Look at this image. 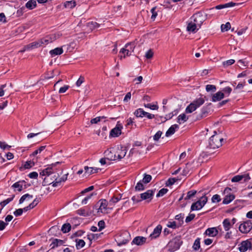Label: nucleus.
I'll list each match as a JSON object with an SVG mask.
<instances>
[{
  "instance_id": "f257e3e1",
  "label": "nucleus",
  "mask_w": 252,
  "mask_h": 252,
  "mask_svg": "<svg viewBox=\"0 0 252 252\" xmlns=\"http://www.w3.org/2000/svg\"><path fill=\"white\" fill-rule=\"evenodd\" d=\"M60 163V162H56L54 163H52L49 167L42 170L39 174L40 176H47V177L44 179V182L47 184H48L49 185L52 184V186L54 187L60 186L61 185L62 183L64 182L65 181H66L67 179V176L68 175V173L63 175L61 177H59V174H57L54 175L53 177V179H52L53 181L52 182L48 181L49 178H50L49 176L52 173L53 167H55V166Z\"/></svg>"
},
{
  "instance_id": "f03ea898",
  "label": "nucleus",
  "mask_w": 252,
  "mask_h": 252,
  "mask_svg": "<svg viewBox=\"0 0 252 252\" xmlns=\"http://www.w3.org/2000/svg\"><path fill=\"white\" fill-rule=\"evenodd\" d=\"M126 147L118 146L105 150L104 155L109 160H120L126 156Z\"/></svg>"
},
{
  "instance_id": "7ed1b4c3",
  "label": "nucleus",
  "mask_w": 252,
  "mask_h": 252,
  "mask_svg": "<svg viewBox=\"0 0 252 252\" xmlns=\"http://www.w3.org/2000/svg\"><path fill=\"white\" fill-rule=\"evenodd\" d=\"M214 133L209 140L208 146L210 149H215L222 145L223 138L220 133H217L216 131H214Z\"/></svg>"
},
{
  "instance_id": "20e7f679",
  "label": "nucleus",
  "mask_w": 252,
  "mask_h": 252,
  "mask_svg": "<svg viewBox=\"0 0 252 252\" xmlns=\"http://www.w3.org/2000/svg\"><path fill=\"white\" fill-rule=\"evenodd\" d=\"M204 99L202 97L195 99L186 108V112L187 113L193 112L197 108L202 105L204 103Z\"/></svg>"
},
{
  "instance_id": "39448f33",
  "label": "nucleus",
  "mask_w": 252,
  "mask_h": 252,
  "mask_svg": "<svg viewBox=\"0 0 252 252\" xmlns=\"http://www.w3.org/2000/svg\"><path fill=\"white\" fill-rule=\"evenodd\" d=\"M135 44L134 42H130L127 43L125 45V47L122 48L120 53L123 55V57L125 58L126 56H129L133 52ZM123 57V55L121 56V58Z\"/></svg>"
},
{
  "instance_id": "423d86ee",
  "label": "nucleus",
  "mask_w": 252,
  "mask_h": 252,
  "mask_svg": "<svg viewBox=\"0 0 252 252\" xmlns=\"http://www.w3.org/2000/svg\"><path fill=\"white\" fill-rule=\"evenodd\" d=\"M131 239L129 233L127 231H124L116 236V240L118 245H125L128 243Z\"/></svg>"
},
{
  "instance_id": "0eeeda50",
  "label": "nucleus",
  "mask_w": 252,
  "mask_h": 252,
  "mask_svg": "<svg viewBox=\"0 0 252 252\" xmlns=\"http://www.w3.org/2000/svg\"><path fill=\"white\" fill-rule=\"evenodd\" d=\"M97 204L99 205L97 213L107 214L109 213L112 209V207H110L109 203L105 199H100L98 202Z\"/></svg>"
},
{
  "instance_id": "6e6552de",
  "label": "nucleus",
  "mask_w": 252,
  "mask_h": 252,
  "mask_svg": "<svg viewBox=\"0 0 252 252\" xmlns=\"http://www.w3.org/2000/svg\"><path fill=\"white\" fill-rule=\"evenodd\" d=\"M205 20V17L203 14L201 12H198L194 14L190 19L191 22L197 25V26L200 28L202 24Z\"/></svg>"
},
{
  "instance_id": "1a4fd4ad",
  "label": "nucleus",
  "mask_w": 252,
  "mask_h": 252,
  "mask_svg": "<svg viewBox=\"0 0 252 252\" xmlns=\"http://www.w3.org/2000/svg\"><path fill=\"white\" fill-rule=\"evenodd\" d=\"M208 201V198L205 195L202 196L196 202L193 203L191 206L192 211L199 210L203 208Z\"/></svg>"
},
{
  "instance_id": "9d476101",
  "label": "nucleus",
  "mask_w": 252,
  "mask_h": 252,
  "mask_svg": "<svg viewBox=\"0 0 252 252\" xmlns=\"http://www.w3.org/2000/svg\"><path fill=\"white\" fill-rule=\"evenodd\" d=\"M182 244V241L179 238H175L170 241L168 245L169 251L175 252L178 250Z\"/></svg>"
},
{
  "instance_id": "9b49d317",
  "label": "nucleus",
  "mask_w": 252,
  "mask_h": 252,
  "mask_svg": "<svg viewBox=\"0 0 252 252\" xmlns=\"http://www.w3.org/2000/svg\"><path fill=\"white\" fill-rule=\"evenodd\" d=\"M59 37V34L56 33L46 36L44 38L39 39L40 43H41V46H45L50 43H52Z\"/></svg>"
},
{
  "instance_id": "f8f14e48",
  "label": "nucleus",
  "mask_w": 252,
  "mask_h": 252,
  "mask_svg": "<svg viewBox=\"0 0 252 252\" xmlns=\"http://www.w3.org/2000/svg\"><path fill=\"white\" fill-rule=\"evenodd\" d=\"M252 229V222L250 220H247L241 223L239 227V229L240 231L243 233H248Z\"/></svg>"
},
{
  "instance_id": "ddd939ff",
  "label": "nucleus",
  "mask_w": 252,
  "mask_h": 252,
  "mask_svg": "<svg viewBox=\"0 0 252 252\" xmlns=\"http://www.w3.org/2000/svg\"><path fill=\"white\" fill-rule=\"evenodd\" d=\"M231 190V189L229 188H226L224 190L223 193L225 194V196L222 202L223 204H227L234 199V195L233 194L230 193Z\"/></svg>"
},
{
  "instance_id": "4468645a",
  "label": "nucleus",
  "mask_w": 252,
  "mask_h": 252,
  "mask_svg": "<svg viewBox=\"0 0 252 252\" xmlns=\"http://www.w3.org/2000/svg\"><path fill=\"white\" fill-rule=\"evenodd\" d=\"M252 248V239L242 241L240 245L239 250L241 252H245Z\"/></svg>"
},
{
  "instance_id": "2eb2a0df",
  "label": "nucleus",
  "mask_w": 252,
  "mask_h": 252,
  "mask_svg": "<svg viewBox=\"0 0 252 252\" xmlns=\"http://www.w3.org/2000/svg\"><path fill=\"white\" fill-rule=\"evenodd\" d=\"M122 128L123 126L118 123L116 126L110 131V136L113 137L119 136L122 133Z\"/></svg>"
},
{
  "instance_id": "dca6fc26",
  "label": "nucleus",
  "mask_w": 252,
  "mask_h": 252,
  "mask_svg": "<svg viewBox=\"0 0 252 252\" xmlns=\"http://www.w3.org/2000/svg\"><path fill=\"white\" fill-rule=\"evenodd\" d=\"M11 188L14 189L15 191H21L24 189L26 188V182L24 180L19 181L14 183Z\"/></svg>"
},
{
  "instance_id": "f3484780",
  "label": "nucleus",
  "mask_w": 252,
  "mask_h": 252,
  "mask_svg": "<svg viewBox=\"0 0 252 252\" xmlns=\"http://www.w3.org/2000/svg\"><path fill=\"white\" fill-rule=\"evenodd\" d=\"M162 230V226L158 225L154 229L153 232L150 235L149 237L151 239L158 238L161 233Z\"/></svg>"
},
{
  "instance_id": "a211bd4d",
  "label": "nucleus",
  "mask_w": 252,
  "mask_h": 252,
  "mask_svg": "<svg viewBox=\"0 0 252 252\" xmlns=\"http://www.w3.org/2000/svg\"><path fill=\"white\" fill-rule=\"evenodd\" d=\"M147 238L143 236H137L135 237L132 242V243L137 246L144 245L146 242Z\"/></svg>"
},
{
  "instance_id": "6ab92c4d",
  "label": "nucleus",
  "mask_w": 252,
  "mask_h": 252,
  "mask_svg": "<svg viewBox=\"0 0 252 252\" xmlns=\"http://www.w3.org/2000/svg\"><path fill=\"white\" fill-rule=\"evenodd\" d=\"M200 28L199 27L197 26L196 25L189 21L188 23L187 30L189 32L195 33Z\"/></svg>"
},
{
  "instance_id": "aec40b11",
  "label": "nucleus",
  "mask_w": 252,
  "mask_h": 252,
  "mask_svg": "<svg viewBox=\"0 0 252 252\" xmlns=\"http://www.w3.org/2000/svg\"><path fill=\"white\" fill-rule=\"evenodd\" d=\"M224 97V94L221 91L218 92L214 94L212 97V101L213 102L219 101Z\"/></svg>"
},
{
  "instance_id": "412c9836",
  "label": "nucleus",
  "mask_w": 252,
  "mask_h": 252,
  "mask_svg": "<svg viewBox=\"0 0 252 252\" xmlns=\"http://www.w3.org/2000/svg\"><path fill=\"white\" fill-rule=\"evenodd\" d=\"M154 191L153 190H148L144 193L140 194L141 197L143 200H146L152 199L153 195H154Z\"/></svg>"
},
{
  "instance_id": "4be33fe9",
  "label": "nucleus",
  "mask_w": 252,
  "mask_h": 252,
  "mask_svg": "<svg viewBox=\"0 0 252 252\" xmlns=\"http://www.w3.org/2000/svg\"><path fill=\"white\" fill-rule=\"evenodd\" d=\"M41 43L40 42V40L37 41L33 42L27 45H26V49H29V50H31L35 48H39L41 47Z\"/></svg>"
},
{
  "instance_id": "5701e85b",
  "label": "nucleus",
  "mask_w": 252,
  "mask_h": 252,
  "mask_svg": "<svg viewBox=\"0 0 252 252\" xmlns=\"http://www.w3.org/2000/svg\"><path fill=\"white\" fill-rule=\"evenodd\" d=\"M205 234L210 237H215L218 234V231L216 227H212L208 228Z\"/></svg>"
},
{
  "instance_id": "b1692460",
  "label": "nucleus",
  "mask_w": 252,
  "mask_h": 252,
  "mask_svg": "<svg viewBox=\"0 0 252 252\" xmlns=\"http://www.w3.org/2000/svg\"><path fill=\"white\" fill-rule=\"evenodd\" d=\"M178 128L179 126L177 125H172L166 131L165 133L166 136L168 137L173 134L175 133L176 129Z\"/></svg>"
},
{
  "instance_id": "393cba45",
  "label": "nucleus",
  "mask_w": 252,
  "mask_h": 252,
  "mask_svg": "<svg viewBox=\"0 0 252 252\" xmlns=\"http://www.w3.org/2000/svg\"><path fill=\"white\" fill-rule=\"evenodd\" d=\"M85 173L87 175H91L94 173L98 172V168L94 167H89L88 166H85L84 167Z\"/></svg>"
},
{
  "instance_id": "a878e982",
  "label": "nucleus",
  "mask_w": 252,
  "mask_h": 252,
  "mask_svg": "<svg viewBox=\"0 0 252 252\" xmlns=\"http://www.w3.org/2000/svg\"><path fill=\"white\" fill-rule=\"evenodd\" d=\"M37 4L35 0H30L25 5L26 8L32 10L36 7Z\"/></svg>"
},
{
  "instance_id": "bb28decb",
  "label": "nucleus",
  "mask_w": 252,
  "mask_h": 252,
  "mask_svg": "<svg viewBox=\"0 0 252 252\" xmlns=\"http://www.w3.org/2000/svg\"><path fill=\"white\" fill-rule=\"evenodd\" d=\"M189 119V117L185 114H181L179 115L177 118V122L179 124H182L186 122Z\"/></svg>"
},
{
  "instance_id": "cd10ccee",
  "label": "nucleus",
  "mask_w": 252,
  "mask_h": 252,
  "mask_svg": "<svg viewBox=\"0 0 252 252\" xmlns=\"http://www.w3.org/2000/svg\"><path fill=\"white\" fill-rule=\"evenodd\" d=\"M63 53V50L62 48L57 47L53 50H51L50 51V54L52 57L56 55H61Z\"/></svg>"
},
{
  "instance_id": "c85d7f7f",
  "label": "nucleus",
  "mask_w": 252,
  "mask_h": 252,
  "mask_svg": "<svg viewBox=\"0 0 252 252\" xmlns=\"http://www.w3.org/2000/svg\"><path fill=\"white\" fill-rule=\"evenodd\" d=\"M33 198L32 195L26 194L23 195L19 200V204H22L25 201H29Z\"/></svg>"
},
{
  "instance_id": "c756f323",
  "label": "nucleus",
  "mask_w": 252,
  "mask_h": 252,
  "mask_svg": "<svg viewBox=\"0 0 252 252\" xmlns=\"http://www.w3.org/2000/svg\"><path fill=\"white\" fill-rule=\"evenodd\" d=\"M122 198V195L120 194L118 196H113L109 202V206H112L114 205L117 202L120 200Z\"/></svg>"
},
{
  "instance_id": "7c9ffc66",
  "label": "nucleus",
  "mask_w": 252,
  "mask_h": 252,
  "mask_svg": "<svg viewBox=\"0 0 252 252\" xmlns=\"http://www.w3.org/2000/svg\"><path fill=\"white\" fill-rule=\"evenodd\" d=\"M63 241L57 239H54L51 244L52 246V249H54L59 246H61L63 244Z\"/></svg>"
},
{
  "instance_id": "2f4dec72",
  "label": "nucleus",
  "mask_w": 252,
  "mask_h": 252,
  "mask_svg": "<svg viewBox=\"0 0 252 252\" xmlns=\"http://www.w3.org/2000/svg\"><path fill=\"white\" fill-rule=\"evenodd\" d=\"M222 224L224 229L225 231H228L232 226L230 220L228 219H224L222 222Z\"/></svg>"
},
{
  "instance_id": "473e14b6",
  "label": "nucleus",
  "mask_w": 252,
  "mask_h": 252,
  "mask_svg": "<svg viewBox=\"0 0 252 252\" xmlns=\"http://www.w3.org/2000/svg\"><path fill=\"white\" fill-rule=\"evenodd\" d=\"M39 202L38 199L37 198L34 199L32 203H31L29 206L25 207L24 210L25 212L33 208Z\"/></svg>"
},
{
  "instance_id": "72a5a7b5",
  "label": "nucleus",
  "mask_w": 252,
  "mask_h": 252,
  "mask_svg": "<svg viewBox=\"0 0 252 252\" xmlns=\"http://www.w3.org/2000/svg\"><path fill=\"white\" fill-rule=\"evenodd\" d=\"M145 113L146 112L141 108H139L134 112V115L137 117H143L145 116Z\"/></svg>"
},
{
  "instance_id": "f704fd0d",
  "label": "nucleus",
  "mask_w": 252,
  "mask_h": 252,
  "mask_svg": "<svg viewBox=\"0 0 252 252\" xmlns=\"http://www.w3.org/2000/svg\"><path fill=\"white\" fill-rule=\"evenodd\" d=\"M64 6L66 8H72L76 6V2L75 1H66L64 3Z\"/></svg>"
},
{
  "instance_id": "c9c22d12",
  "label": "nucleus",
  "mask_w": 252,
  "mask_h": 252,
  "mask_svg": "<svg viewBox=\"0 0 252 252\" xmlns=\"http://www.w3.org/2000/svg\"><path fill=\"white\" fill-rule=\"evenodd\" d=\"M157 103V102H156L155 104H144V106L145 107L148 108L151 110H158V105Z\"/></svg>"
},
{
  "instance_id": "e433bc0d",
  "label": "nucleus",
  "mask_w": 252,
  "mask_h": 252,
  "mask_svg": "<svg viewBox=\"0 0 252 252\" xmlns=\"http://www.w3.org/2000/svg\"><path fill=\"white\" fill-rule=\"evenodd\" d=\"M71 229V225L69 223H65L62 227V231L63 233L68 232Z\"/></svg>"
},
{
  "instance_id": "4c0bfd02",
  "label": "nucleus",
  "mask_w": 252,
  "mask_h": 252,
  "mask_svg": "<svg viewBox=\"0 0 252 252\" xmlns=\"http://www.w3.org/2000/svg\"><path fill=\"white\" fill-rule=\"evenodd\" d=\"M77 213L80 215L87 216L91 215V212L87 211L85 209H80L77 210Z\"/></svg>"
},
{
  "instance_id": "58836bf2",
  "label": "nucleus",
  "mask_w": 252,
  "mask_h": 252,
  "mask_svg": "<svg viewBox=\"0 0 252 252\" xmlns=\"http://www.w3.org/2000/svg\"><path fill=\"white\" fill-rule=\"evenodd\" d=\"M192 164V163H188L187 164L186 168L183 171V174L184 175L186 176L189 174L191 168V165Z\"/></svg>"
},
{
  "instance_id": "ea45409f",
  "label": "nucleus",
  "mask_w": 252,
  "mask_h": 252,
  "mask_svg": "<svg viewBox=\"0 0 252 252\" xmlns=\"http://www.w3.org/2000/svg\"><path fill=\"white\" fill-rule=\"evenodd\" d=\"M14 195H13L11 197L8 198L0 203V205L2 208H3L5 206L11 202L14 198Z\"/></svg>"
},
{
  "instance_id": "a19ab883",
  "label": "nucleus",
  "mask_w": 252,
  "mask_h": 252,
  "mask_svg": "<svg viewBox=\"0 0 252 252\" xmlns=\"http://www.w3.org/2000/svg\"><path fill=\"white\" fill-rule=\"evenodd\" d=\"M196 193V191L195 190H192L189 191L187 192V196L185 197V200H188L191 198L192 197L194 196V195Z\"/></svg>"
},
{
  "instance_id": "79ce46f5",
  "label": "nucleus",
  "mask_w": 252,
  "mask_h": 252,
  "mask_svg": "<svg viewBox=\"0 0 252 252\" xmlns=\"http://www.w3.org/2000/svg\"><path fill=\"white\" fill-rule=\"evenodd\" d=\"M200 247V239L197 238L196 239L193 245L192 248L194 250L196 251L198 250Z\"/></svg>"
},
{
  "instance_id": "37998d69",
  "label": "nucleus",
  "mask_w": 252,
  "mask_h": 252,
  "mask_svg": "<svg viewBox=\"0 0 252 252\" xmlns=\"http://www.w3.org/2000/svg\"><path fill=\"white\" fill-rule=\"evenodd\" d=\"M85 242L81 239L76 240V248L79 249H81L85 246Z\"/></svg>"
},
{
  "instance_id": "c03bdc74",
  "label": "nucleus",
  "mask_w": 252,
  "mask_h": 252,
  "mask_svg": "<svg viewBox=\"0 0 252 252\" xmlns=\"http://www.w3.org/2000/svg\"><path fill=\"white\" fill-rule=\"evenodd\" d=\"M34 163L33 161H32V160H29V161H26L24 165V167L25 168V169H29L31 167H32L33 166H34Z\"/></svg>"
},
{
  "instance_id": "a18cd8bd",
  "label": "nucleus",
  "mask_w": 252,
  "mask_h": 252,
  "mask_svg": "<svg viewBox=\"0 0 252 252\" xmlns=\"http://www.w3.org/2000/svg\"><path fill=\"white\" fill-rule=\"evenodd\" d=\"M106 117L104 116L102 117H98L92 119L91 121V123L93 124H97L98 122H100L101 120H105Z\"/></svg>"
},
{
  "instance_id": "49530a36",
  "label": "nucleus",
  "mask_w": 252,
  "mask_h": 252,
  "mask_svg": "<svg viewBox=\"0 0 252 252\" xmlns=\"http://www.w3.org/2000/svg\"><path fill=\"white\" fill-rule=\"evenodd\" d=\"M231 91L232 89L230 87H226L223 88L221 92H222L224 94V96H228L231 93Z\"/></svg>"
},
{
  "instance_id": "de8ad7c7",
  "label": "nucleus",
  "mask_w": 252,
  "mask_h": 252,
  "mask_svg": "<svg viewBox=\"0 0 252 252\" xmlns=\"http://www.w3.org/2000/svg\"><path fill=\"white\" fill-rule=\"evenodd\" d=\"M231 27L230 24L229 22L226 23L225 24H222L221 26V30L222 32L227 31Z\"/></svg>"
},
{
  "instance_id": "09e8293b",
  "label": "nucleus",
  "mask_w": 252,
  "mask_h": 252,
  "mask_svg": "<svg viewBox=\"0 0 252 252\" xmlns=\"http://www.w3.org/2000/svg\"><path fill=\"white\" fill-rule=\"evenodd\" d=\"M235 63V61L233 59H230L229 60H227L225 62H224L223 63V65L225 67H227L228 66L233 64Z\"/></svg>"
},
{
  "instance_id": "8fccbe9b",
  "label": "nucleus",
  "mask_w": 252,
  "mask_h": 252,
  "mask_svg": "<svg viewBox=\"0 0 252 252\" xmlns=\"http://www.w3.org/2000/svg\"><path fill=\"white\" fill-rule=\"evenodd\" d=\"M221 200L220 196L218 194H215L212 197V201L213 203H218Z\"/></svg>"
},
{
  "instance_id": "3c124183",
  "label": "nucleus",
  "mask_w": 252,
  "mask_h": 252,
  "mask_svg": "<svg viewBox=\"0 0 252 252\" xmlns=\"http://www.w3.org/2000/svg\"><path fill=\"white\" fill-rule=\"evenodd\" d=\"M168 191V189H167L163 188L161 189L157 194V197H161L164 195Z\"/></svg>"
},
{
  "instance_id": "603ef678",
  "label": "nucleus",
  "mask_w": 252,
  "mask_h": 252,
  "mask_svg": "<svg viewBox=\"0 0 252 252\" xmlns=\"http://www.w3.org/2000/svg\"><path fill=\"white\" fill-rule=\"evenodd\" d=\"M152 179V176L150 175H145L144 177L142 182L145 184L149 183Z\"/></svg>"
},
{
  "instance_id": "864d4df0",
  "label": "nucleus",
  "mask_w": 252,
  "mask_h": 252,
  "mask_svg": "<svg viewBox=\"0 0 252 252\" xmlns=\"http://www.w3.org/2000/svg\"><path fill=\"white\" fill-rule=\"evenodd\" d=\"M154 55V52L151 49L147 51L145 53V57L148 59H151Z\"/></svg>"
},
{
  "instance_id": "5fc2aeb1",
  "label": "nucleus",
  "mask_w": 252,
  "mask_h": 252,
  "mask_svg": "<svg viewBox=\"0 0 252 252\" xmlns=\"http://www.w3.org/2000/svg\"><path fill=\"white\" fill-rule=\"evenodd\" d=\"M206 90L207 92H215L216 90V86L212 85H207L206 87Z\"/></svg>"
},
{
  "instance_id": "6e6d98bb",
  "label": "nucleus",
  "mask_w": 252,
  "mask_h": 252,
  "mask_svg": "<svg viewBox=\"0 0 252 252\" xmlns=\"http://www.w3.org/2000/svg\"><path fill=\"white\" fill-rule=\"evenodd\" d=\"M162 132L161 131H158L153 136L155 141H158L161 136Z\"/></svg>"
},
{
  "instance_id": "4d7b16f0",
  "label": "nucleus",
  "mask_w": 252,
  "mask_h": 252,
  "mask_svg": "<svg viewBox=\"0 0 252 252\" xmlns=\"http://www.w3.org/2000/svg\"><path fill=\"white\" fill-rule=\"evenodd\" d=\"M177 180V179H176V178H169V179L167 180V182H166V186H171V185H172L173 184H174L176 182V181Z\"/></svg>"
},
{
  "instance_id": "13d9d810",
  "label": "nucleus",
  "mask_w": 252,
  "mask_h": 252,
  "mask_svg": "<svg viewBox=\"0 0 252 252\" xmlns=\"http://www.w3.org/2000/svg\"><path fill=\"white\" fill-rule=\"evenodd\" d=\"M241 175H238L233 177L231 179L232 182H238L242 180Z\"/></svg>"
},
{
  "instance_id": "bf43d9fd",
  "label": "nucleus",
  "mask_w": 252,
  "mask_h": 252,
  "mask_svg": "<svg viewBox=\"0 0 252 252\" xmlns=\"http://www.w3.org/2000/svg\"><path fill=\"white\" fill-rule=\"evenodd\" d=\"M156 7L152 8L151 10V12L152 13V15L151 16V19H153V20H154L156 19V18L158 15L157 12L156 11Z\"/></svg>"
},
{
  "instance_id": "052dcab7",
  "label": "nucleus",
  "mask_w": 252,
  "mask_h": 252,
  "mask_svg": "<svg viewBox=\"0 0 252 252\" xmlns=\"http://www.w3.org/2000/svg\"><path fill=\"white\" fill-rule=\"evenodd\" d=\"M135 188L136 190L139 191L144 189V187L143 184L141 182H139L137 184Z\"/></svg>"
},
{
  "instance_id": "680f3d73",
  "label": "nucleus",
  "mask_w": 252,
  "mask_h": 252,
  "mask_svg": "<svg viewBox=\"0 0 252 252\" xmlns=\"http://www.w3.org/2000/svg\"><path fill=\"white\" fill-rule=\"evenodd\" d=\"M242 179H244V181L245 182H247L249 181L251 179V177L249 173H246L243 175H241Z\"/></svg>"
},
{
  "instance_id": "e2e57ef3",
  "label": "nucleus",
  "mask_w": 252,
  "mask_h": 252,
  "mask_svg": "<svg viewBox=\"0 0 252 252\" xmlns=\"http://www.w3.org/2000/svg\"><path fill=\"white\" fill-rule=\"evenodd\" d=\"M98 226L99 227L98 231H101L105 227V222L103 220H100L98 222Z\"/></svg>"
},
{
  "instance_id": "0e129e2a",
  "label": "nucleus",
  "mask_w": 252,
  "mask_h": 252,
  "mask_svg": "<svg viewBox=\"0 0 252 252\" xmlns=\"http://www.w3.org/2000/svg\"><path fill=\"white\" fill-rule=\"evenodd\" d=\"M45 148V146H41L39 148L36 150H35L31 156H34L36 155L38 153H40Z\"/></svg>"
},
{
  "instance_id": "69168bd1",
  "label": "nucleus",
  "mask_w": 252,
  "mask_h": 252,
  "mask_svg": "<svg viewBox=\"0 0 252 252\" xmlns=\"http://www.w3.org/2000/svg\"><path fill=\"white\" fill-rule=\"evenodd\" d=\"M167 227L175 229L177 227V224L175 221H169L167 224Z\"/></svg>"
},
{
  "instance_id": "338daca9",
  "label": "nucleus",
  "mask_w": 252,
  "mask_h": 252,
  "mask_svg": "<svg viewBox=\"0 0 252 252\" xmlns=\"http://www.w3.org/2000/svg\"><path fill=\"white\" fill-rule=\"evenodd\" d=\"M0 147L3 150L9 149L11 146L6 144L5 142L0 141Z\"/></svg>"
},
{
  "instance_id": "774afa93",
  "label": "nucleus",
  "mask_w": 252,
  "mask_h": 252,
  "mask_svg": "<svg viewBox=\"0 0 252 252\" xmlns=\"http://www.w3.org/2000/svg\"><path fill=\"white\" fill-rule=\"evenodd\" d=\"M211 70H207V69H204L201 71V72L200 73V76L202 77H205L208 74H209L210 73H211Z\"/></svg>"
}]
</instances>
